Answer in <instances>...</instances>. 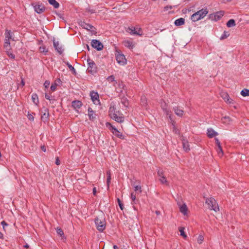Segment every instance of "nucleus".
<instances>
[{
    "label": "nucleus",
    "instance_id": "1",
    "mask_svg": "<svg viewBox=\"0 0 249 249\" xmlns=\"http://www.w3.org/2000/svg\"><path fill=\"white\" fill-rule=\"evenodd\" d=\"M208 13L207 8H202L193 14L191 17V19L193 22H196L203 18Z\"/></svg>",
    "mask_w": 249,
    "mask_h": 249
},
{
    "label": "nucleus",
    "instance_id": "45",
    "mask_svg": "<svg viewBox=\"0 0 249 249\" xmlns=\"http://www.w3.org/2000/svg\"><path fill=\"white\" fill-rule=\"evenodd\" d=\"M157 174H158V176L160 177V178H161L162 177H164V176L163 175V171L161 169H159L158 170V172H157Z\"/></svg>",
    "mask_w": 249,
    "mask_h": 249
},
{
    "label": "nucleus",
    "instance_id": "55",
    "mask_svg": "<svg viewBox=\"0 0 249 249\" xmlns=\"http://www.w3.org/2000/svg\"><path fill=\"white\" fill-rule=\"evenodd\" d=\"M226 120L227 121H230V118L229 116H225L222 118V120Z\"/></svg>",
    "mask_w": 249,
    "mask_h": 249
},
{
    "label": "nucleus",
    "instance_id": "31",
    "mask_svg": "<svg viewBox=\"0 0 249 249\" xmlns=\"http://www.w3.org/2000/svg\"><path fill=\"white\" fill-rule=\"evenodd\" d=\"M141 104L143 107H146L147 105V100L145 96H143L141 99Z\"/></svg>",
    "mask_w": 249,
    "mask_h": 249
},
{
    "label": "nucleus",
    "instance_id": "4",
    "mask_svg": "<svg viewBox=\"0 0 249 249\" xmlns=\"http://www.w3.org/2000/svg\"><path fill=\"white\" fill-rule=\"evenodd\" d=\"M14 33L11 32V30L6 29L5 30V32L4 34L5 35V40L4 44V48L5 50H8L10 47V39L12 40H14V38L12 37Z\"/></svg>",
    "mask_w": 249,
    "mask_h": 249
},
{
    "label": "nucleus",
    "instance_id": "62",
    "mask_svg": "<svg viewBox=\"0 0 249 249\" xmlns=\"http://www.w3.org/2000/svg\"><path fill=\"white\" fill-rule=\"evenodd\" d=\"M224 3L231 1L232 0H222Z\"/></svg>",
    "mask_w": 249,
    "mask_h": 249
},
{
    "label": "nucleus",
    "instance_id": "43",
    "mask_svg": "<svg viewBox=\"0 0 249 249\" xmlns=\"http://www.w3.org/2000/svg\"><path fill=\"white\" fill-rule=\"evenodd\" d=\"M217 152L219 156H222L223 154L222 149L221 146L217 147Z\"/></svg>",
    "mask_w": 249,
    "mask_h": 249
},
{
    "label": "nucleus",
    "instance_id": "40",
    "mask_svg": "<svg viewBox=\"0 0 249 249\" xmlns=\"http://www.w3.org/2000/svg\"><path fill=\"white\" fill-rule=\"evenodd\" d=\"M204 241V237L202 235H199L197 239V242L199 244H202Z\"/></svg>",
    "mask_w": 249,
    "mask_h": 249
},
{
    "label": "nucleus",
    "instance_id": "25",
    "mask_svg": "<svg viewBox=\"0 0 249 249\" xmlns=\"http://www.w3.org/2000/svg\"><path fill=\"white\" fill-rule=\"evenodd\" d=\"M32 99L33 103L36 105H37L39 103V100L38 98V96L36 93H33L32 95Z\"/></svg>",
    "mask_w": 249,
    "mask_h": 249
},
{
    "label": "nucleus",
    "instance_id": "52",
    "mask_svg": "<svg viewBox=\"0 0 249 249\" xmlns=\"http://www.w3.org/2000/svg\"><path fill=\"white\" fill-rule=\"evenodd\" d=\"M215 143L217 147L221 146L220 142L217 138H215Z\"/></svg>",
    "mask_w": 249,
    "mask_h": 249
},
{
    "label": "nucleus",
    "instance_id": "24",
    "mask_svg": "<svg viewBox=\"0 0 249 249\" xmlns=\"http://www.w3.org/2000/svg\"><path fill=\"white\" fill-rule=\"evenodd\" d=\"M182 145H183V148L184 150L186 152H188L190 150L189 145V143H188V141H187L185 140H183Z\"/></svg>",
    "mask_w": 249,
    "mask_h": 249
},
{
    "label": "nucleus",
    "instance_id": "7",
    "mask_svg": "<svg viewBox=\"0 0 249 249\" xmlns=\"http://www.w3.org/2000/svg\"><path fill=\"white\" fill-rule=\"evenodd\" d=\"M106 125L107 126H110V130L111 131L112 133L114 135H115L117 137L120 138V139H124V135L122 134V133L120 132L117 129L114 127V126H113L112 125H111V124L109 123H106Z\"/></svg>",
    "mask_w": 249,
    "mask_h": 249
},
{
    "label": "nucleus",
    "instance_id": "11",
    "mask_svg": "<svg viewBox=\"0 0 249 249\" xmlns=\"http://www.w3.org/2000/svg\"><path fill=\"white\" fill-rule=\"evenodd\" d=\"M115 55L116 59L118 63L121 65H124L126 64V59L123 54L120 53L119 52H117Z\"/></svg>",
    "mask_w": 249,
    "mask_h": 249
},
{
    "label": "nucleus",
    "instance_id": "19",
    "mask_svg": "<svg viewBox=\"0 0 249 249\" xmlns=\"http://www.w3.org/2000/svg\"><path fill=\"white\" fill-rule=\"evenodd\" d=\"M88 115L90 121H93L96 119V115L91 107L88 108Z\"/></svg>",
    "mask_w": 249,
    "mask_h": 249
},
{
    "label": "nucleus",
    "instance_id": "20",
    "mask_svg": "<svg viewBox=\"0 0 249 249\" xmlns=\"http://www.w3.org/2000/svg\"><path fill=\"white\" fill-rule=\"evenodd\" d=\"M217 135L218 133L213 129L210 128L207 129V135L209 138H212Z\"/></svg>",
    "mask_w": 249,
    "mask_h": 249
},
{
    "label": "nucleus",
    "instance_id": "6",
    "mask_svg": "<svg viewBox=\"0 0 249 249\" xmlns=\"http://www.w3.org/2000/svg\"><path fill=\"white\" fill-rule=\"evenodd\" d=\"M79 25L83 28L90 31L92 34L95 35L96 33L95 30V28L92 25L87 23L85 21H80L79 22Z\"/></svg>",
    "mask_w": 249,
    "mask_h": 249
},
{
    "label": "nucleus",
    "instance_id": "54",
    "mask_svg": "<svg viewBox=\"0 0 249 249\" xmlns=\"http://www.w3.org/2000/svg\"><path fill=\"white\" fill-rule=\"evenodd\" d=\"M115 113L116 117H118L119 115L123 114L120 111L116 110V112H115Z\"/></svg>",
    "mask_w": 249,
    "mask_h": 249
},
{
    "label": "nucleus",
    "instance_id": "35",
    "mask_svg": "<svg viewBox=\"0 0 249 249\" xmlns=\"http://www.w3.org/2000/svg\"><path fill=\"white\" fill-rule=\"evenodd\" d=\"M159 180H160V182H161V183L166 184L167 185H169L168 182L166 178L164 176L162 177L161 178H159Z\"/></svg>",
    "mask_w": 249,
    "mask_h": 249
},
{
    "label": "nucleus",
    "instance_id": "10",
    "mask_svg": "<svg viewBox=\"0 0 249 249\" xmlns=\"http://www.w3.org/2000/svg\"><path fill=\"white\" fill-rule=\"evenodd\" d=\"M224 15V12L219 11L215 13L210 14L209 16V18L211 20L217 21L219 20Z\"/></svg>",
    "mask_w": 249,
    "mask_h": 249
},
{
    "label": "nucleus",
    "instance_id": "37",
    "mask_svg": "<svg viewBox=\"0 0 249 249\" xmlns=\"http://www.w3.org/2000/svg\"><path fill=\"white\" fill-rule=\"evenodd\" d=\"M10 49H11V48L10 47V48H9L8 50H5V51L7 53V54L9 56V57H10V58H11L12 59H14L15 56L14 54H13L12 53H11Z\"/></svg>",
    "mask_w": 249,
    "mask_h": 249
},
{
    "label": "nucleus",
    "instance_id": "23",
    "mask_svg": "<svg viewBox=\"0 0 249 249\" xmlns=\"http://www.w3.org/2000/svg\"><path fill=\"white\" fill-rule=\"evenodd\" d=\"M184 23L185 19L182 18H179L176 19L174 22L175 25L177 26L182 25L184 24Z\"/></svg>",
    "mask_w": 249,
    "mask_h": 249
},
{
    "label": "nucleus",
    "instance_id": "56",
    "mask_svg": "<svg viewBox=\"0 0 249 249\" xmlns=\"http://www.w3.org/2000/svg\"><path fill=\"white\" fill-rule=\"evenodd\" d=\"M55 164L57 165H58L60 164V161L58 158H57L55 160Z\"/></svg>",
    "mask_w": 249,
    "mask_h": 249
},
{
    "label": "nucleus",
    "instance_id": "30",
    "mask_svg": "<svg viewBox=\"0 0 249 249\" xmlns=\"http://www.w3.org/2000/svg\"><path fill=\"white\" fill-rule=\"evenodd\" d=\"M121 103L125 107H128L129 103L127 99L124 97L121 99Z\"/></svg>",
    "mask_w": 249,
    "mask_h": 249
},
{
    "label": "nucleus",
    "instance_id": "50",
    "mask_svg": "<svg viewBox=\"0 0 249 249\" xmlns=\"http://www.w3.org/2000/svg\"><path fill=\"white\" fill-rule=\"evenodd\" d=\"M1 225L2 226L3 229L4 230L5 229V226H8V224L5 221H2L1 222Z\"/></svg>",
    "mask_w": 249,
    "mask_h": 249
},
{
    "label": "nucleus",
    "instance_id": "53",
    "mask_svg": "<svg viewBox=\"0 0 249 249\" xmlns=\"http://www.w3.org/2000/svg\"><path fill=\"white\" fill-rule=\"evenodd\" d=\"M28 118L29 120L30 121H34V117L31 114H28Z\"/></svg>",
    "mask_w": 249,
    "mask_h": 249
},
{
    "label": "nucleus",
    "instance_id": "59",
    "mask_svg": "<svg viewBox=\"0 0 249 249\" xmlns=\"http://www.w3.org/2000/svg\"><path fill=\"white\" fill-rule=\"evenodd\" d=\"M93 194L94 196H95L96 194V189L95 187L93 188Z\"/></svg>",
    "mask_w": 249,
    "mask_h": 249
},
{
    "label": "nucleus",
    "instance_id": "2",
    "mask_svg": "<svg viewBox=\"0 0 249 249\" xmlns=\"http://www.w3.org/2000/svg\"><path fill=\"white\" fill-rule=\"evenodd\" d=\"M94 221L97 229L100 232H103L106 227V222L104 216L103 215L98 216L95 219Z\"/></svg>",
    "mask_w": 249,
    "mask_h": 249
},
{
    "label": "nucleus",
    "instance_id": "14",
    "mask_svg": "<svg viewBox=\"0 0 249 249\" xmlns=\"http://www.w3.org/2000/svg\"><path fill=\"white\" fill-rule=\"evenodd\" d=\"M34 8L37 14H41L45 10V7L42 4H36L34 5Z\"/></svg>",
    "mask_w": 249,
    "mask_h": 249
},
{
    "label": "nucleus",
    "instance_id": "51",
    "mask_svg": "<svg viewBox=\"0 0 249 249\" xmlns=\"http://www.w3.org/2000/svg\"><path fill=\"white\" fill-rule=\"evenodd\" d=\"M49 85H50V82L47 80H46L44 83V85L46 88H48V87L49 86Z\"/></svg>",
    "mask_w": 249,
    "mask_h": 249
},
{
    "label": "nucleus",
    "instance_id": "34",
    "mask_svg": "<svg viewBox=\"0 0 249 249\" xmlns=\"http://www.w3.org/2000/svg\"><path fill=\"white\" fill-rule=\"evenodd\" d=\"M65 63L68 66L70 71H71L72 73L75 74L76 72L74 67L71 65L68 62H65Z\"/></svg>",
    "mask_w": 249,
    "mask_h": 249
},
{
    "label": "nucleus",
    "instance_id": "57",
    "mask_svg": "<svg viewBox=\"0 0 249 249\" xmlns=\"http://www.w3.org/2000/svg\"><path fill=\"white\" fill-rule=\"evenodd\" d=\"M45 97L46 99L51 100L50 96L48 94H45Z\"/></svg>",
    "mask_w": 249,
    "mask_h": 249
},
{
    "label": "nucleus",
    "instance_id": "46",
    "mask_svg": "<svg viewBox=\"0 0 249 249\" xmlns=\"http://www.w3.org/2000/svg\"><path fill=\"white\" fill-rule=\"evenodd\" d=\"M117 202L120 209L123 210L124 209V206L123 203L121 202V200L119 198H117Z\"/></svg>",
    "mask_w": 249,
    "mask_h": 249
},
{
    "label": "nucleus",
    "instance_id": "9",
    "mask_svg": "<svg viewBox=\"0 0 249 249\" xmlns=\"http://www.w3.org/2000/svg\"><path fill=\"white\" fill-rule=\"evenodd\" d=\"M160 107L166 115L169 116V117L170 119H171V111L168 107V105L164 100H161L160 102Z\"/></svg>",
    "mask_w": 249,
    "mask_h": 249
},
{
    "label": "nucleus",
    "instance_id": "29",
    "mask_svg": "<svg viewBox=\"0 0 249 249\" xmlns=\"http://www.w3.org/2000/svg\"><path fill=\"white\" fill-rule=\"evenodd\" d=\"M128 30L130 31L129 33L131 35H136L138 36H141V33H140V32H137L135 30V28L134 27L128 28Z\"/></svg>",
    "mask_w": 249,
    "mask_h": 249
},
{
    "label": "nucleus",
    "instance_id": "27",
    "mask_svg": "<svg viewBox=\"0 0 249 249\" xmlns=\"http://www.w3.org/2000/svg\"><path fill=\"white\" fill-rule=\"evenodd\" d=\"M48 2L55 8H58L59 7V3L58 2H57L55 0H48Z\"/></svg>",
    "mask_w": 249,
    "mask_h": 249
},
{
    "label": "nucleus",
    "instance_id": "21",
    "mask_svg": "<svg viewBox=\"0 0 249 249\" xmlns=\"http://www.w3.org/2000/svg\"><path fill=\"white\" fill-rule=\"evenodd\" d=\"M71 105H72V107L74 108V109H79L82 106V103L81 101H78V100H75V101H73L72 102V103H71Z\"/></svg>",
    "mask_w": 249,
    "mask_h": 249
},
{
    "label": "nucleus",
    "instance_id": "15",
    "mask_svg": "<svg viewBox=\"0 0 249 249\" xmlns=\"http://www.w3.org/2000/svg\"><path fill=\"white\" fill-rule=\"evenodd\" d=\"M42 114L41 116V119L42 121L45 122L48 120L49 116V109L46 108H44V109L41 112Z\"/></svg>",
    "mask_w": 249,
    "mask_h": 249
},
{
    "label": "nucleus",
    "instance_id": "36",
    "mask_svg": "<svg viewBox=\"0 0 249 249\" xmlns=\"http://www.w3.org/2000/svg\"><path fill=\"white\" fill-rule=\"evenodd\" d=\"M131 198L132 199V204H136L137 201L138 200L136 199V196L135 195H134L133 193H132L131 195Z\"/></svg>",
    "mask_w": 249,
    "mask_h": 249
},
{
    "label": "nucleus",
    "instance_id": "64",
    "mask_svg": "<svg viewBox=\"0 0 249 249\" xmlns=\"http://www.w3.org/2000/svg\"><path fill=\"white\" fill-rule=\"evenodd\" d=\"M113 248V249H119L118 247L116 245H114Z\"/></svg>",
    "mask_w": 249,
    "mask_h": 249
},
{
    "label": "nucleus",
    "instance_id": "48",
    "mask_svg": "<svg viewBox=\"0 0 249 249\" xmlns=\"http://www.w3.org/2000/svg\"><path fill=\"white\" fill-rule=\"evenodd\" d=\"M115 78L113 75H110L108 76L107 78V80L110 82H113L114 81Z\"/></svg>",
    "mask_w": 249,
    "mask_h": 249
},
{
    "label": "nucleus",
    "instance_id": "32",
    "mask_svg": "<svg viewBox=\"0 0 249 249\" xmlns=\"http://www.w3.org/2000/svg\"><path fill=\"white\" fill-rule=\"evenodd\" d=\"M230 36V34L228 32L224 31L223 34L220 37V40H223L227 38Z\"/></svg>",
    "mask_w": 249,
    "mask_h": 249
},
{
    "label": "nucleus",
    "instance_id": "26",
    "mask_svg": "<svg viewBox=\"0 0 249 249\" xmlns=\"http://www.w3.org/2000/svg\"><path fill=\"white\" fill-rule=\"evenodd\" d=\"M180 212L182 213L184 215L186 214L187 211V208L186 204H183L179 207Z\"/></svg>",
    "mask_w": 249,
    "mask_h": 249
},
{
    "label": "nucleus",
    "instance_id": "16",
    "mask_svg": "<svg viewBox=\"0 0 249 249\" xmlns=\"http://www.w3.org/2000/svg\"><path fill=\"white\" fill-rule=\"evenodd\" d=\"M220 95L226 102L229 104L233 103V100L230 98L229 94L227 92H222Z\"/></svg>",
    "mask_w": 249,
    "mask_h": 249
},
{
    "label": "nucleus",
    "instance_id": "49",
    "mask_svg": "<svg viewBox=\"0 0 249 249\" xmlns=\"http://www.w3.org/2000/svg\"><path fill=\"white\" fill-rule=\"evenodd\" d=\"M56 87L57 84L56 83H54L51 85L50 89L52 91H53L56 89Z\"/></svg>",
    "mask_w": 249,
    "mask_h": 249
},
{
    "label": "nucleus",
    "instance_id": "63",
    "mask_svg": "<svg viewBox=\"0 0 249 249\" xmlns=\"http://www.w3.org/2000/svg\"><path fill=\"white\" fill-rule=\"evenodd\" d=\"M156 214H157V215H160V211H156Z\"/></svg>",
    "mask_w": 249,
    "mask_h": 249
},
{
    "label": "nucleus",
    "instance_id": "39",
    "mask_svg": "<svg viewBox=\"0 0 249 249\" xmlns=\"http://www.w3.org/2000/svg\"><path fill=\"white\" fill-rule=\"evenodd\" d=\"M107 186L108 187L110 182V180H111V175H110V171L107 172Z\"/></svg>",
    "mask_w": 249,
    "mask_h": 249
},
{
    "label": "nucleus",
    "instance_id": "47",
    "mask_svg": "<svg viewBox=\"0 0 249 249\" xmlns=\"http://www.w3.org/2000/svg\"><path fill=\"white\" fill-rule=\"evenodd\" d=\"M172 126H173V132H175V133H179V131L177 129V128H176L175 125V123H172Z\"/></svg>",
    "mask_w": 249,
    "mask_h": 249
},
{
    "label": "nucleus",
    "instance_id": "18",
    "mask_svg": "<svg viewBox=\"0 0 249 249\" xmlns=\"http://www.w3.org/2000/svg\"><path fill=\"white\" fill-rule=\"evenodd\" d=\"M53 47L55 50L59 53L62 54L63 52L64 49L61 46H59V42L55 41V40L53 41Z\"/></svg>",
    "mask_w": 249,
    "mask_h": 249
},
{
    "label": "nucleus",
    "instance_id": "44",
    "mask_svg": "<svg viewBox=\"0 0 249 249\" xmlns=\"http://www.w3.org/2000/svg\"><path fill=\"white\" fill-rule=\"evenodd\" d=\"M134 190L136 192L138 191L139 193H141L142 192L141 186L140 185H134Z\"/></svg>",
    "mask_w": 249,
    "mask_h": 249
},
{
    "label": "nucleus",
    "instance_id": "22",
    "mask_svg": "<svg viewBox=\"0 0 249 249\" xmlns=\"http://www.w3.org/2000/svg\"><path fill=\"white\" fill-rule=\"evenodd\" d=\"M123 44L124 46L130 49H132L134 47L133 42L129 40H125L124 41Z\"/></svg>",
    "mask_w": 249,
    "mask_h": 249
},
{
    "label": "nucleus",
    "instance_id": "42",
    "mask_svg": "<svg viewBox=\"0 0 249 249\" xmlns=\"http://www.w3.org/2000/svg\"><path fill=\"white\" fill-rule=\"evenodd\" d=\"M56 232H57V233L58 235H59L60 236H62L63 235H64V232H63V230L60 228L57 227L56 228Z\"/></svg>",
    "mask_w": 249,
    "mask_h": 249
},
{
    "label": "nucleus",
    "instance_id": "17",
    "mask_svg": "<svg viewBox=\"0 0 249 249\" xmlns=\"http://www.w3.org/2000/svg\"><path fill=\"white\" fill-rule=\"evenodd\" d=\"M173 110L175 113L179 117H182L184 114V111L183 109L180 108L178 106H176L173 107Z\"/></svg>",
    "mask_w": 249,
    "mask_h": 249
},
{
    "label": "nucleus",
    "instance_id": "3",
    "mask_svg": "<svg viewBox=\"0 0 249 249\" xmlns=\"http://www.w3.org/2000/svg\"><path fill=\"white\" fill-rule=\"evenodd\" d=\"M115 112H116V107L114 106H110L109 108V115L110 118L118 123H122L124 122V118L123 114L116 117Z\"/></svg>",
    "mask_w": 249,
    "mask_h": 249
},
{
    "label": "nucleus",
    "instance_id": "60",
    "mask_svg": "<svg viewBox=\"0 0 249 249\" xmlns=\"http://www.w3.org/2000/svg\"><path fill=\"white\" fill-rule=\"evenodd\" d=\"M88 12L90 13H94L95 12V10L93 9H89Z\"/></svg>",
    "mask_w": 249,
    "mask_h": 249
},
{
    "label": "nucleus",
    "instance_id": "5",
    "mask_svg": "<svg viewBox=\"0 0 249 249\" xmlns=\"http://www.w3.org/2000/svg\"><path fill=\"white\" fill-rule=\"evenodd\" d=\"M206 203L208 204L209 209L211 210H213L215 212H218L219 208L216 200L213 197L207 198L206 200Z\"/></svg>",
    "mask_w": 249,
    "mask_h": 249
},
{
    "label": "nucleus",
    "instance_id": "33",
    "mask_svg": "<svg viewBox=\"0 0 249 249\" xmlns=\"http://www.w3.org/2000/svg\"><path fill=\"white\" fill-rule=\"evenodd\" d=\"M241 94L244 97L249 96V89H243L241 91Z\"/></svg>",
    "mask_w": 249,
    "mask_h": 249
},
{
    "label": "nucleus",
    "instance_id": "28",
    "mask_svg": "<svg viewBox=\"0 0 249 249\" xmlns=\"http://www.w3.org/2000/svg\"><path fill=\"white\" fill-rule=\"evenodd\" d=\"M235 21L233 19H230L226 23V25L228 27H233L235 26Z\"/></svg>",
    "mask_w": 249,
    "mask_h": 249
},
{
    "label": "nucleus",
    "instance_id": "8",
    "mask_svg": "<svg viewBox=\"0 0 249 249\" xmlns=\"http://www.w3.org/2000/svg\"><path fill=\"white\" fill-rule=\"evenodd\" d=\"M87 62L88 64V71L89 72H90L92 74H93L96 72V65L94 62L89 58L87 60Z\"/></svg>",
    "mask_w": 249,
    "mask_h": 249
},
{
    "label": "nucleus",
    "instance_id": "38",
    "mask_svg": "<svg viewBox=\"0 0 249 249\" xmlns=\"http://www.w3.org/2000/svg\"><path fill=\"white\" fill-rule=\"evenodd\" d=\"M184 228L182 227H180L178 229L179 231L180 232V235L183 236L184 238H186L187 237L186 235L185 234V232L184 231Z\"/></svg>",
    "mask_w": 249,
    "mask_h": 249
},
{
    "label": "nucleus",
    "instance_id": "41",
    "mask_svg": "<svg viewBox=\"0 0 249 249\" xmlns=\"http://www.w3.org/2000/svg\"><path fill=\"white\" fill-rule=\"evenodd\" d=\"M39 51L41 52V53H46L48 52V49H46V47L45 46H41L39 47Z\"/></svg>",
    "mask_w": 249,
    "mask_h": 249
},
{
    "label": "nucleus",
    "instance_id": "13",
    "mask_svg": "<svg viewBox=\"0 0 249 249\" xmlns=\"http://www.w3.org/2000/svg\"><path fill=\"white\" fill-rule=\"evenodd\" d=\"M90 95L93 103L95 105L100 104V103L99 99V94L97 92L92 91L90 92Z\"/></svg>",
    "mask_w": 249,
    "mask_h": 249
},
{
    "label": "nucleus",
    "instance_id": "58",
    "mask_svg": "<svg viewBox=\"0 0 249 249\" xmlns=\"http://www.w3.org/2000/svg\"><path fill=\"white\" fill-rule=\"evenodd\" d=\"M41 149L43 152H46V147L44 145L41 146Z\"/></svg>",
    "mask_w": 249,
    "mask_h": 249
},
{
    "label": "nucleus",
    "instance_id": "61",
    "mask_svg": "<svg viewBox=\"0 0 249 249\" xmlns=\"http://www.w3.org/2000/svg\"><path fill=\"white\" fill-rule=\"evenodd\" d=\"M21 84L22 85V86H24V85H25V82L24 81H23V79H21Z\"/></svg>",
    "mask_w": 249,
    "mask_h": 249
},
{
    "label": "nucleus",
    "instance_id": "12",
    "mask_svg": "<svg viewBox=\"0 0 249 249\" xmlns=\"http://www.w3.org/2000/svg\"><path fill=\"white\" fill-rule=\"evenodd\" d=\"M91 46L97 51H101L104 48L103 44L100 41L96 39H93L91 41Z\"/></svg>",
    "mask_w": 249,
    "mask_h": 249
}]
</instances>
